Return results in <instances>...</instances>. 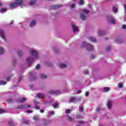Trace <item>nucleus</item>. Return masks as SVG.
Here are the masks:
<instances>
[{"mask_svg": "<svg viewBox=\"0 0 126 126\" xmlns=\"http://www.w3.org/2000/svg\"><path fill=\"white\" fill-rule=\"evenodd\" d=\"M24 2V0H15V2L9 4L10 8H15L17 5H20Z\"/></svg>", "mask_w": 126, "mask_h": 126, "instance_id": "1", "label": "nucleus"}, {"mask_svg": "<svg viewBox=\"0 0 126 126\" xmlns=\"http://www.w3.org/2000/svg\"><path fill=\"white\" fill-rule=\"evenodd\" d=\"M82 47L83 48H86L87 51H88L89 52H91V51L94 50L93 46L91 44L87 43L85 42L83 43Z\"/></svg>", "mask_w": 126, "mask_h": 126, "instance_id": "2", "label": "nucleus"}, {"mask_svg": "<svg viewBox=\"0 0 126 126\" xmlns=\"http://www.w3.org/2000/svg\"><path fill=\"white\" fill-rule=\"evenodd\" d=\"M49 94L60 95L61 92L59 90H51L49 92Z\"/></svg>", "mask_w": 126, "mask_h": 126, "instance_id": "3", "label": "nucleus"}, {"mask_svg": "<svg viewBox=\"0 0 126 126\" xmlns=\"http://www.w3.org/2000/svg\"><path fill=\"white\" fill-rule=\"evenodd\" d=\"M31 54L32 57H34V59L38 58V53L35 50H31Z\"/></svg>", "mask_w": 126, "mask_h": 126, "instance_id": "4", "label": "nucleus"}, {"mask_svg": "<svg viewBox=\"0 0 126 126\" xmlns=\"http://www.w3.org/2000/svg\"><path fill=\"white\" fill-rule=\"evenodd\" d=\"M60 7H62V5H55L51 6L50 8V9H57V8H60Z\"/></svg>", "mask_w": 126, "mask_h": 126, "instance_id": "5", "label": "nucleus"}, {"mask_svg": "<svg viewBox=\"0 0 126 126\" xmlns=\"http://www.w3.org/2000/svg\"><path fill=\"white\" fill-rule=\"evenodd\" d=\"M112 104H113V102L112 101L109 100L107 101V108H108V109H109L110 110L112 109Z\"/></svg>", "mask_w": 126, "mask_h": 126, "instance_id": "6", "label": "nucleus"}, {"mask_svg": "<svg viewBox=\"0 0 126 126\" xmlns=\"http://www.w3.org/2000/svg\"><path fill=\"white\" fill-rule=\"evenodd\" d=\"M17 108L19 110H23V109H27V106L26 105H21L18 106Z\"/></svg>", "mask_w": 126, "mask_h": 126, "instance_id": "7", "label": "nucleus"}, {"mask_svg": "<svg viewBox=\"0 0 126 126\" xmlns=\"http://www.w3.org/2000/svg\"><path fill=\"white\" fill-rule=\"evenodd\" d=\"M105 32L104 31L99 30L98 32V35L99 37L101 36H104L105 35Z\"/></svg>", "mask_w": 126, "mask_h": 126, "instance_id": "8", "label": "nucleus"}, {"mask_svg": "<svg viewBox=\"0 0 126 126\" xmlns=\"http://www.w3.org/2000/svg\"><path fill=\"white\" fill-rule=\"evenodd\" d=\"M33 61H34V59L32 57H29L27 59V62L28 63H33Z\"/></svg>", "mask_w": 126, "mask_h": 126, "instance_id": "9", "label": "nucleus"}, {"mask_svg": "<svg viewBox=\"0 0 126 126\" xmlns=\"http://www.w3.org/2000/svg\"><path fill=\"white\" fill-rule=\"evenodd\" d=\"M69 103H75L76 101V97H71L70 98V99L69 100Z\"/></svg>", "mask_w": 126, "mask_h": 126, "instance_id": "10", "label": "nucleus"}, {"mask_svg": "<svg viewBox=\"0 0 126 126\" xmlns=\"http://www.w3.org/2000/svg\"><path fill=\"white\" fill-rule=\"evenodd\" d=\"M27 99L26 97H23L22 98H19L18 99V102H19V103H23L26 101Z\"/></svg>", "mask_w": 126, "mask_h": 126, "instance_id": "11", "label": "nucleus"}, {"mask_svg": "<svg viewBox=\"0 0 126 126\" xmlns=\"http://www.w3.org/2000/svg\"><path fill=\"white\" fill-rule=\"evenodd\" d=\"M89 40L91 42H93V43H96V42H97V39H96V38H95V37H90L89 38Z\"/></svg>", "mask_w": 126, "mask_h": 126, "instance_id": "12", "label": "nucleus"}, {"mask_svg": "<svg viewBox=\"0 0 126 126\" xmlns=\"http://www.w3.org/2000/svg\"><path fill=\"white\" fill-rule=\"evenodd\" d=\"M36 20H32L31 22V24L30 25V27H33V26L36 25Z\"/></svg>", "mask_w": 126, "mask_h": 126, "instance_id": "13", "label": "nucleus"}, {"mask_svg": "<svg viewBox=\"0 0 126 126\" xmlns=\"http://www.w3.org/2000/svg\"><path fill=\"white\" fill-rule=\"evenodd\" d=\"M30 76L32 80H33V79H34V77H35V73H34L33 72H31L30 73Z\"/></svg>", "mask_w": 126, "mask_h": 126, "instance_id": "14", "label": "nucleus"}, {"mask_svg": "<svg viewBox=\"0 0 126 126\" xmlns=\"http://www.w3.org/2000/svg\"><path fill=\"white\" fill-rule=\"evenodd\" d=\"M66 118L67 121H69V122H73V121H74V118H72L70 117V116H66Z\"/></svg>", "mask_w": 126, "mask_h": 126, "instance_id": "15", "label": "nucleus"}, {"mask_svg": "<svg viewBox=\"0 0 126 126\" xmlns=\"http://www.w3.org/2000/svg\"><path fill=\"white\" fill-rule=\"evenodd\" d=\"M37 97L39 98H44L45 97V94H43L38 93L37 94Z\"/></svg>", "mask_w": 126, "mask_h": 126, "instance_id": "16", "label": "nucleus"}, {"mask_svg": "<svg viewBox=\"0 0 126 126\" xmlns=\"http://www.w3.org/2000/svg\"><path fill=\"white\" fill-rule=\"evenodd\" d=\"M59 65L60 68H64L67 66V65L64 63H61V64H60Z\"/></svg>", "mask_w": 126, "mask_h": 126, "instance_id": "17", "label": "nucleus"}, {"mask_svg": "<svg viewBox=\"0 0 126 126\" xmlns=\"http://www.w3.org/2000/svg\"><path fill=\"white\" fill-rule=\"evenodd\" d=\"M0 35L3 39H4L5 38V35H4V33H3V31H0Z\"/></svg>", "mask_w": 126, "mask_h": 126, "instance_id": "18", "label": "nucleus"}, {"mask_svg": "<svg viewBox=\"0 0 126 126\" xmlns=\"http://www.w3.org/2000/svg\"><path fill=\"white\" fill-rule=\"evenodd\" d=\"M36 3V0H31L29 2V5H34Z\"/></svg>", "mask_w": 126, "mask_h": 126, "instance_id": "19", "label": "nucleus"}, {"mask_svg": "<svg viewBox=\"0 0 126 126\" xmlns=\"http://www.w3.org/2000/svg\"><path fill=\"white\" fill-rule=\"evenodd\" d=\"M72 29L73 30V32H77V31H78V29H77V28L74 25H72Z\"/></svg>", "mask_w": 126, "mask_h": 126, "instance_id": "20", "label": "nucleus"}, {"mask_svg": "<svg viewBox=\"0 0 126 126\" xmlns=\"http://www.w3.org/2000/svg\"><path fill=\"white\" fill-rule=\"evenodd\" d=\"M80 16L82 20H85L86 19V16L84 14H81Z\"/></svg>", "mask_w": 126, "mask_h": 126, "instance_id": "21", "label": "nucleus"}, {"mask_svg": "<svg viewBox=\"0 0 126 126\" xmlns=\"http://www.w3.org/2000/svg\"><path fill=\"white\" fill-rule=\"evenodd\" d=\"M34 103L35 106V109L36 110H39L40 109V107H39L38 106H37L38 105V104H39V102H38L37 101H34Z\"/></svg>", "mask_w": 126, "mask_h": 126, "instance_id": "22", "label": "nucleus"}, {"mask_svg": "<svg viewBox=\"0 0 126 126\" xmlns=\"http://www.w3.org/2000/svg\"><path fill=\"white\" fill-rule=\"evenodd\" d=\"M40 77L42 79H45V78H47V75H45L44 74L41 73L40 74Z\"/></svg>", "mask_w": 126, "mask_h": 126, "instance_id": "23", "label": "nucleus"}, {"mask_svg": "<svg viewBox=\"0 0 126 126\" xmlns=\"http://www.w3.org/2000/svg\"><path fill=\"white\" fill-rule=\"evenodd\" d=\"M110 88L109 87H104L103 88L104 92H108V91H110Z\"/></svg>", "mask_w": 126, "mask_h": 126, "instance_id": "24", "label": "nucleus"}, {"mask_svg": "<svg viewBox=\"0 0 126 126\" xmlns=\"http://www.w3.org/2000/svg\"><path fill=\"white\" fill-rule=\"evenodd\" d=\"M82 11H83V13H86V14H88V13H89V10H88L86 9H83L82 10Z\"/></svg>", "mask_w": 126, "mask_h": 126, "instance_id": "25", "label": "nucleus"}, {"mask_svg": "<svg viewBox=\"0 0 126 126\" xmlns=\"http://www.w3.org/2000/svg\"><path fill=\"white\" fill-rule=\"evenodd\" d=\"M22 121H23L22 124H25V125H28L29 124V121L23 119Z\"/></svg>", "mask_w": 126, "mask_h": 126, "instance_id": "26", "label": "nucleus"}, {"mask_svg": "<svg viewBox=\"0 0 126 126\" xmlns=\"http://www.w3.org/2000/svg\"><path fill=\"white\" fill-rule=\"evenodd\" d=\"M79 112H80V113L83 112V111L84 110V108H83V106H79Z\"/></svg>", "mask_w": 126, "mask_h": 126, "instance_id": "27", "label": "nucleus"}, {"mask_svg": "<svg viewBox=\"0 0 126 126\" xmlns=\"http://www.w3.org/2000/svg\"><path fill=\"white\" fill-rule=\"evenodd\" d=\"M4 52V50L3 49V48L1 47H0V55H2Z\"/></svg>", "mask_w": 126, "mask_h": 126, "instance_id": "28", "label": "nucleus"}, {"mask_svg": "<svg viewBox=\"0 0 126 126\" xmlns=\"http://www.w3.org/2000/svg\"><path fill=\"white\" fill-rule=\"evenodd\" d=\"M8 124L10 126H15V124H14L13 122H12V121H10V122H8Z\"/></svg>", "mask_w": 126, "mask_h": 126, "instance_id": "29", "label": "nucleus"}, {"mask_svg": "<svg viewBox=\"0 0 126 126\" xmlns=\"http://www.w3.org/2000/svg\"><path fill=\"white\" fill-rule=\"evenodd\" d=\"M6 82L3 81H0V85H5Z\"/></svg>", "mask_w": 126, "mask_h": 126, "instance_id": "30", "label": "nucleus"}, {"mask_svg": "<svg viewBox=\"0 0 126 126\" xmlns=\"http://www.w3.org/2000/svg\"><path fill=\"white\" fill-rule=\"evenodd\" d=\"M58 106H59V104L58 103V102H56L53 104V107L54 108H55V109H57Z\"/></svg>", "mask_w": 126, "mask_h": 126, "instance_id": "31", "label": "nucleus"}, {"mask_svg": "<svg viewBox=\"0 0 126 126\" xmlns=\"http://www.w3.org/2000/svg\"><path fill=\"white\" fill-rule=\"evenodd\" d=\"M6 11V9L2 8L0 9V12H5Z\"/></svg>", "mask_w": 126, "mask_h": 126, "instance_id": "32", "label": "nucleus"}, {"mask_svg": "<svg viewBox=\"0 0 126 126\" xmlns=\"http://www.w3.org/2000/svg\"><path fill=\"white\" fill-rule=\"evenodd\" d=\"M34 121H38L39 120V116H34L33 117Z\"/></svg>", "mask_w": 126, "mask_h": 126, "instance_id": "33", "label": "nucleus"}, {"mask_svg": "<svg viewBox=\"0 0 126 126\" xmlns=\"http://www.w3.org/2000/svg\"><path fill=\"white\" fill-rule=\"evenodd\" d=\"M113 11H114V12H115V13H116V12H118V9H117L115 7H113Z\"/></svg>", "mask_w": 126, "mask_h": 126, "instance_id": "34", "label": "nucleus"}, {"mask_svg": "<svg viewBox=\"0 0 126 126\" xmlns=\"http://www.w3.org/2000/svg\"><path fill=\"white\" fill-rule=\"evenodd\" d=\"M111 23H113V24H116V21L114 20L113 18H111Z\"/></svg>", "mask_w": 126, "mask_h": 126, "instance_id": "35", "label": "nucleus"}, {"mask_svg": "<svg viewBox=\"0 0 126 126\" xmlns=\"http://www.w3.org/2000/svg\"><path fill=\"white\" fill-rule=\"evenodd\" d=\"M7 102H8V103H13V100H12V99H8L7 100Z\"/></svg>", "mask_w": 126, "mask_h": 126, "instance_id": "36", "label": "nucleus"}, {"mask_svg": "<svg viewBox=\"0 0 126 126\" xmlns=\"http://www.w3.org/2000/svg\"><path fill=\"white\" fill-rule=\"evenodd\" d=\"M81 100V97H79L78 98L76 97V102H79Z\"/></svg>", "mask_w": 126, "mask_h": 126, "instance_id": "37", "label": "nucleus"}, {"mask_svg": "<svg viewBox=\"0 0 126 126\" xmlns=\"http://www.w3.org/2000/svg\"><path fill=\"white\" fill-rule=\"evenodd\" d=\"M111 49H112V47L111 46H108V47H107L106 48L107 52H109L111 50Z\"/></svg>", "mask_w": 126, "mask_h": 126, "instance_id": "38", "label": "nucleus"}, {"mask_svg": "<svg viewBox=\"0 0 126 126\" xmlns=\"http://www.w3.org/2000/svg\"><path fill=\"white\" fill-rule=\"evenodd\" d=\"M2 113H5V110L0 108V114H2Z\"/></svg>", "mask_w": 126, "mask_h": 126, "instance_id": "39", "label": "nucleus"}, {"mask_svg": "<svg viewBox=\"0 0 126 126\" xmlns=\"http://www.w3.org/2000/svg\"><path fill=\"white\" fill-rule=\"evenodd\" d=\"M49 116H53L54 115V112L53 111H50L48 112Z\"/></svg>", "mask_w": 126, "mask_h": 126, "instance_id": "40", "label": "nucleus"}, {"mask_svg": "<svg viewBox=\"0 0 126 126\" xmlns=\"http://www.w3.org/2000/svg\"><path fill=\"white\" fill-rule=\"evenodd\" d=\"M18 54L20 57H21L22 56V52H21V51H19L18 52Z\"/></svg>", "mask_w": 126, "mask_h": 126, "instance_id": "41", "label": "nucleus"}, {"mask_svg": "<svg viewBox=\"0 0 126 126\" xmlns=\"http://www.w3.org/2000/svg\"><path fill=\"white\" fill-rule=\"evenodd\" d=\"M65 113H66V114H69V113H70V109H68L66 110Z\"/></svg>", "mask_w": 126, "mask_h": 126, "instance_id": "42", "label": "nucleus"}, {"mask_svg": "<svg viewBox=\"0 0 126 126\" xmlns=\"http://www.w3.org/2000/svg\"><path fill=\"white\" fill-rule=\"evenodd\" d=\"M27 112V113H29V114H31L32 113H33V111L30 110H28Z\"/></svg>", "mask_w": 126, "mask_h": 126, "instance_id": "43", "label": "nucleus"}, {"mask_svg": "<svg viewBox=\"0 0 126 126\" xmlns=\"http://www.w3.org/2000/svg\"><path fill=\"white\" fill-rule=\"evenodd\" d=\"M40 68V64H37L36 66V69H39Z\"/></svg>", "mask_w": 126, "mask_h": 126, "instance_id": "44", "label": "nucleus"}, {"mask_svg": "<svg viewBox=\"0 0 126 126\" xmlns=\"http://www.w3.org/2000/svg\"><path fill=\"white\" fill-rule=\"evenodd\" d=\"M91 59H92L93 60L94 59H95V55H93V54H92V55H91Z\"/></svg>", "mask_w": 126, "mask_h": 126, "instance_id": "45", "label": "nucleus"}, {"mask_svg": "<svg viewBox=\"0 0 126 126\" xmlns=\"http://www.w3.org/2000/svg\"><path fill=\"white\" fill-rule=\"evenodd\" d=\"M70 7H71V8H73V7H75V4H71Z\"/></svg>", "mask_w": 126, "mask_h": 126, "instance_id": "46", "label": "nucleus"}, {"mask_svg": "<svg viewBox=\"0 0 126 126\" xmlns=\"http://www.w3.org/2000/svg\"><path fill=\"white\" fill-rule=\"evenodd\" d=\"M89 72L88 70H86V71H84V74H88Z\"/></svg>", "mask_w": 126, "mask_h": 126, "instance_id": "47", "label": "nucleus"}, {"mask_svg": "<svg viewBox=\"0 0 126 126\" xmlns=\"http://www.w3.org/2000/svg\"><path fill=\"white\" fill-rule=\"evenodd\" d=\"M83 3H84V1H83V0H81L80 1V4H83Z\"/></svg>", "mask_w": 126, "mask_h": 126, "instance_id": "48", "label": "nucleus"}, {"mask_svg": "<svg viewBox=\"0 0 126 126\" xmlns=\"http://www.w3.org/2000/svg\"><path fill=\"white\" fill-rule=\"evenodd\" d=\"M21 80H22V76H20L19 78V80H18V82H20L21 81Z\"/></svg>", "mask_w": 126, "mask_h": 126, "instance_id": "49", "label": "nucleus"}, {"mask_svg": "<svg viewBox=\"0 0 126 126\" xmlns=\"http://www.w3.org/2000/svg\"><path fill=\"white\" fill-rule=\"evenodd\" d=\"M119 88H123V84H119Z\"/></svg>", "mask_w": 126, "mask_h": 126, "instance_id": "50", "label": "nucleus"}, {"mask_svg": "<svg viewBox=\"0 0 126 126\" xmlns=\"http://www.w3.org/2000/svg\"><path fill=\"white\" fill-rule=\"evenodd\" d=\"M89 95V92H87L85 93V95H86L87 97H88Z\"/></svg>", "mask_w": 126, "mask_h": 126, "instance_id": "51", "label": "nucleus"}, {"mask_svg": "<svg viewBox=\"0 0 126 126\" xmlns=\"http://www.w3.org/2000/svg\"><path fill=\"white\" fill-rule=\"evenodd\" d=\"M122 29H126V25H124L122 26Z\"/></svg>", "mask_w": 126, "mask_h": 126, "instance_id": "52", "label": "nucleus"}, {"mask_svg": "<svg viewBox=\"0 0 126 126\" xmlns=\"http://www.w3.org/2000/svg\"><path fill=\"white\" fill-rule=\"evenodd\" d=\"M101 109V106H99V107L97 108V109H96V112H98L99 111H100Z\"/></svg>", "mask_w": 126, "mask_h": 126, "instance_id": "53", "label": "nucleus"}, {"mask_svg": "<svg viewBox=\"0 0 126 126\" xmlns=\"http://www.w3.org/2000/svg\"><path fill=\"white\" fill-rule=\"evenodd\" d=\"M50 123H51V121H49L47 122H45V125H48V124H50Z\"/></svg>", "mask_w": 126, "mask_h": 126, "instance_id": "54", "label": "nucleus"}, {"mask_svg": "<svg viewBox=\"0 0 126 126\" xmlns=\"http://www.w3.org/2000/svg\"><path fill=\"white\" fill-rule=\"evenodd\" d=\"M40 113H44V109H40Z\"/></svg>", "mask_w": 126, "mask_h": 126, "instance_id": "55", "label": "nucleus"}, {"mask_svg": "<svg viewBox=\"0 0 126 126\" xmlns=\"http://www.w3.org/2000/svg\"><path fill=\"white\" fill-rule=\"evenodd\" d=\"M6 80H7V81H9L10 80V78L7 77V78H6Z\"/></svg>", "mask_w": 126, "mask_h": 126, "instance_id": "56", "label": "nucleus"}, {"mask_svg": "<svg viewBox=\"0 0 126 126\" xmlns=\"http://www.w3.org/2000/svg\"><path fill=\"white\" fill-rule=\"evenodd\" d=\"M3 5V4L1 2H0V7H1Z\"/></svg>", "mask_w": 126, "mask_h": 126, "instance_id": "57", "label": "nucleus"}, {"mask_svg": "<svg viewBox=\"0 0 126 126\" xmlns=\"http://www.w3.org/2000/svg\"><path fill=\"white\" fill-rule=\"evenodd\" d=\"M13 23H14V21H11L10 22V24L12 25V24H13Z\"/></svg>", "mask_w": 126, "mask_h": 126, "instance_id": "58", "label": "nucleus"}, {"mask_svg": "<svg viewBox=\"0 0 126 126\" xmlns=\"http://www.w3.org/2000/svg\"><path fill=\"white\" fill-rule=\"evenodd\" d=\"M27 108H30L31 106L30 105H28L27 106L26 105Z\"/></svg>", "mask_w": 126, "mask_h": 126, "instance_id": "59", "label": "nucleus"}, {"mask_svg": "<svg viewBox=\"0 0 126 126\" xmlns=\"http://www.w3.org/2000/svg\"><path fill=\"white\" fill-rule=\"evenodd\" d=\"M81 93V91H78L77 92V94H80V93Z\"/></svg>", "mask_w": 126, "mask_h": 126, "instance_id": "60", "label": "nucleus"}, {"mask_svg": "<svg viewBox=\"0 0 126 126\" xmlns=\"http://www.w3.org/2000/svg\"><path fill=\"white\" fill-rule=\"evenodd\" d=\"M124 8H125V9L126 10V5H124Z\"/></svg>", "mask_w": 126, "mask_h": 126, "instance_id": "61", "label": "nucleus"}, {"mask_svg": "<svg viewBox=\"0 0 126 126\" xmlns=\"http://www.w3.org/2000/svg\"><path fill=\"white\" fill-rule=\"evenodd\" d=\"M88 6L89 8H90V7H91V5H89Z\"/></svg>", "mask_w": 126, "mask_h": 126, "instance_id": "62", "label": "nucleus"}, {"mask_svg": "<svg viewBox=\"0 0 126 126\" xmlns=\"http://www.w3.org/2000/svg\"><path fill=\"white\" fill-rule=\"evenodd\" d=\"M105 40H108V37H106Z\"/></svg>", "mask_w": 126, "mask_h": 126, "instance_id": "63", "label": "nucleus"}, {"mask_svg": "<svg viewBox=\"0 0 126 126\" xmlns=\"http://www.w3.org/2000/svg\"><path fill=\"white\" fill-rule=\"evenodd\" d=\"M77 0H73V1H76Z\"/></svg>", "mask_w": 126, "mask_h": 126, "instance_id": "64", "label": "nucleus"}]
</instances>
